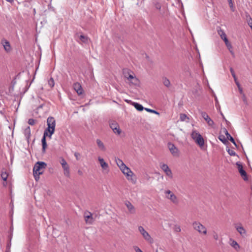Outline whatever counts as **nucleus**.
<instances>
[{
  "mask_svg": "<svg viewBox=\"0 0 252 252\" xmlns=\"http://www.w3.org/2000/svg\"><path fill=\"white\" fill-rule=\"evenodd\" d=\"M122 173L126 176V179L132 184H135L136 183V178L135 174L131 169L127 166L125 165L121 169Z\"/></svg>",
  "mask_w": 252,
  "mask_h": 252,
  "instance_id": "f257e3e1",
  "label": "nucleus"
},
{
  "mask_svg": "<svg viewBox=\"0 0 252 252\" xmlns=\"http://www.w3.org/2000/svg\"><path fill=\"white\" fill-rule=\"evenodd\" d=\"M55 130H52V128L47 127L44 131L43 136L41 139V142L42 145V151L43 152H45L46 148H47V145L46 141V137H49L50 139L52 137V135L54 133Z\"/></svg>",
  "mask_w": 252,
  "mask_h": 252,
  "instance_id": "f03ea898",
  "label": "nucleus"
},
{
  "mask_svg": "<svg viewBox=\"0 0 252 252\" xmlns=\"http://www.w3.org/2000/svg\"><path fill=\"white\" fill-rule=\"evenodd\" d=\"M138 230L143 238L149 244H152L154 243V239L150 234L142 226L138 227Z\"/></svg>",
  "mask_w": 252,
  "mask_h": 252,
  "instance_id": "7ed1b4c3",
  "label": "nucleus"
},
{
  "mask_svg": "<svg viewBox=\"0 0 252 252\" xmlns=\"http://www.w3.org/2000/svg\"><path fill=\"white\" fill-rule=\"evenodd\" d=\"M191 137L195 143L201 148L204 145V140L201 134L196 130H192L191 133Z\"/></svg>",
  "mask_w": 252,
  "mask_h": 252,
  "instance_id": "20e7f679",
  "label": "nucleus"
},
{
  "mask_svg": "<svg viewBox=\"0 0 252 252\" xmlns=\"http://www.w3.org/2000/svg\"><path fill=\"white\" fill-rule=\"evenodd\" d=\"M47 164L42 161H38L36 162L33 169V174H36V175L42 174L46 168Z\"/></svg>",
  "mask_w": 252,
  "mask_h": 252,
  "instance_id": "39448f33",
  "label": "nucleus"
},
{
  "mask_svg": "<svg viewBox=\"0 0 252 252\" xmlns=\"http://www.w3.org/2000/svg\"><path fill=\"white\" fill-rule=\"evenodd\" d=\"M218 32L220 37H221V38L224 41L225 45L226 46L227 49H228L230 53L232 55H234V53L232 50V46L231 43L228 41L224 32L221 29H220L218 31Z\"/></svg>",
  "mask_w": 252,
  "mask_h": 252,
  "instance_id": "423d86ee",
  "label": "nucleus"
},
{
  "mask_svg": "<svg viewBox=\"0 0 252 252\" xmlns=\"http://www.w3.org/2000/svg\"><path fill=\"white\" fill-rule=\"evenodd\" d=\"M192 226L194 230L199 234L206 235L207 233V228L198 221H194L192 223Z\"/></svg>",
  "mask_w": 252,
  "mask_h": 252,
  "instance_id": "0eeeda50",
  "label": "nucleus"
},
{
  "mask_svg": "<svg viewBox=\"0 0 252 252\" xmlns=\"http://www.w3.org/2000/svg\"><path fill=\"white\" fill-rule=\"evenodd\" d=\"M166 198L169 200L171 202L175 204L179 203V200L177 196L171 190H166L164 191Z\"/></svg>",
  "mask_w": 252,
  "mask_h": 252,
  "instance_id": "6e6552de",
  "label": "nucleus"
},
{
  "mask_svg": "<svg viewBox=\"0 0 252 252\" xmlns=\"http://www.w3.org/2000/svg\"><path fill=\"white\" fill-rule=\"evenodd\" d=\"M125 77L127 78L131 85L138 86L139 81L134 74H130L128 72L125 73Z\"/></svg>",
  "mask_w": 252,
  "mask_h": 252,
  "instance_id": "1a4fd4ad",
  "label": "nucleus"
},
{
  "mask_svg": "<svg viewBox=\"0 0 252 252\" xmlns=\"http://www.w3.org/2000/svg\"><path fill=\"white\" fill-rule=\"evenodd\" d=\"M60 163L63 169V174L66 177H70V169L69 166L67 163L66 161L63 158H62L60 160Z\"/></svg>",
  "mask_w": 252,
  "mask_h": 252,
  "instance_id": "9d476101",
  "label": "nucleus"
},
{
  "mask_svg": "<svg viewBox=\"0 0 252 252\" xmlns=\"http://www.w3.org/2000/svg\"><path fill=\"white\" fill-rule=\"evenodd\" d=\"M159 166L160 168L165 173L167 176H168L170 179L173 178V174L172 171L166 164L160 163Z\"/></svg>",
  "mask_w": 252,
  "mask_h": 252,
  "instance_id": "9b49d317",
  "label": "nucleus"
},
{
  "mask_svg": "<svg viewBox=\"0 0 252 252\" xmlns=\"http://www.w3.org/2000/svg\"><path fill=\"white\" fill-rule=\"evenodd\" d=\"M167 147L170 153L174 157H178L179 156V150L174 144L171 142H169L167 144Z\"/></svg>",
  "mask_w": 252,
  "mask_h": 252,
  "instance_id": "f8f14e48",
  "label": "nucleus"
},
{
  "mask_svg": "<svg viewBox=\"0 0 252 252\" xmlns=\"http://www.w3.org/2000/svg\"><path fill=\"white\" fill-rule=\"evenodd\" d=\"M109 126L114 133L120 135L121 133V130L120 128L119 124L115 121H110Z\"/></svg>",
  "mask_w": 252,
  "mask_h": 252,
  "instance_id": "ddd939ff",
  "label": "nucleus"
},
{
  "mask_svg": "<svg viewBox=\"0 0 252 252\" xmlns=\"http://www.w3.org/2000/svg\"><path fill=\"white\" fill-rule=\"evenodd\" d=\"M84 217L85 221L87 224H92L94 221V219L92 216V214L89 211L85 212L84 214Z\"/></svg>",
  "mask_w": 252,
  "mask_h": 252,
  "instance_id": "4468645a",
  "label": "nucleus"
},
{
  "mask_svg": "<svg viewBox=\"0 0 252 252\" xmlns=\"http://www.w3.org/2000/svg\"><path fill=\"white\" fill-rule=\"evenodd\" d=\"M202 117L207 122V124L209 126L211 127H214V121L210 118L208 115L205 112H201V113Z\"/></svg>",
  "mask_w": 252,
  "mask_h": 252,
  "instance_id": "2eb2a0df",
  "label": "nucleus"
},
{
  "mask_svg": "<svg viewBox=\"0 0 252 252\" xmlns=\"http://www.w3.org/2000/svg\"><path fill=\"white\" fill-rule=\"evenodd\" d=\"M236 165L237 166V168L239 170V172L240 174H241L242 177L244 179V180L247 181L248 177H247V173L243 169L242 165L240 163L237 162L236 163Z\"/></svg>",
  "mask_w": 252,
  "mask_h": 252,
  "instance_id": "dca6fc26",
  "label": "nucleus"
},
{
  "mask_svg": "<svg viewBox=\"0 0 252 252\" xmlns=\"http://www.w3.org/2000/svg\"><path fill=\"white\" fill-rule=\"evenodd\" d=\"M47 126L52 128V130H55L56 121L52 117H49L47 120Z\"/></svg>",
  "mask_w": 252,
  "mask_h": 252,
  "instance_id": "f3484780",
  "label": "nucleus"
},
{
  "mask_svg": "<svg viewBox=\"0 0 252 252\" xmlns=\"http://www.w3.org/2000/svg\"><path fill=\"white\" fill-rule=\"evenodd\" d=\"M125 204L128 210V212L130 214H135L136 213L135 208L129 201H126L125 202Z\"/></svg>",
  "mask_w": 252,
  "mask_h": 252,
  "instance_id": "a211bd4d",
  "label": "nucleus"
},
{
  "mask_svg": "<svg viewBox=\"0 0 252 252\" xmlns=\"http://www.w3.org/2000/svg\"><path fill=\"white\" fill-rule=\"evenodd\" d=\"M73 88L78 94L81 95L83 94V90L82 89V86L79 83H75L73 85Z\"/></svg>",
  "mask_w": 252,
  "mask_h": 252,
  "instance_id": "6ab92c4d",
  "label": "nucleus"
},
{
  "mask_svg": "<svg viewBox=\"0 0 252 252\" xmlns=\"http://www.w3.org/2000/svg\"><path fill=\"white\" fill-rule=\"evenodd\" d=\"M235 228L238 232L242 236H244L246 234V231L241 224H236Z\"/></svg>",
  "mask_w": 252,
  "mask_h": 252,
  "instance_id": "aec40b11",
  "label": "nucleus"
},
{
  "mask_svg": "<svg viewBox=\"0 0 252 252\" xmlns=\"http://www.w3.org/2000/svg\"><path fill=\"white\" fill-rule=\"evenodd\" d=\"M98 160L99 162V163L102 169L104 170L108 171V164L104 161V159L99 157H98Z\"/></svg>",
  "mask_w": 252,
  "mask_h": 252,
  "instance_id": "412c9836",
  "label": "nucleus"
},
{
  "mask_svg": "<svg viewBox=\"0 0 252 252\" xmlns=\"http://www.w3.org/2000/svg\"><path fill=\"white\" fill-rule=\"evenodd\" d=\"M96 144L99 148V149L102 151L104 152L106 150V148L105 146L104 145L103 142L99 139H97L96 140Z\"/></svg>",
  "mask_w": 252,
  "mask_h": 252,
  "instance_id": "4be33fe9",
  "label": "nucleus"
},
{
  "mask_svg": "<svg viewBox=\"0 0 252 252\" xmlns=\"http://www.w3.org/2000/svg\"><path fill=\"white\" fill-rule=\"evenodd\" d=\"M2 44L6 52H9L11 51V46L9 42L6 40H4L2 41Z\"/></svg>",
  "mask_w": 252,
  "mask_h": 252,
  "instance_id": "5701e85b",
  "label": "nucleus"
},
{
  "mask_svg": "<svg viewBox=\"0 0 252 252\" xmlns=\"http://www.w3.org/2000/svg\"><path fill=\"white\" fill-rule=\"evenodd\" d=\"M229 244L236 250H238L240 248V246L238 243L232 239H230Z\"/></svg>",
  "mask_w": 252,
  "mask_h": 252,
  "instance_id": "b1692460",
  "label": "nucleus"
},
{
  "mask_svg": "<svg viewBox=\"0 0 252 252\" xmlns=\"http://www.w3.org/2000/svg\"><path fill=\"white\" fill-rule=\"evenodd\" d=\"M13 231V228L11 227V228H10L11 234H10V236H9V242H8V243L7 245L6 252H9V251H10V248L11 245V239H12V237Z\"/></svg>",
  "mask_w": 252,
  "mask_h": 252,
  "instance_id": "393cba45",
  "label": "nucleus"
},
{
  "mask_svg": "<svg viewBox=\"0 0 252 252\" xmlns=\"http://www.w3.org/2000/svg\"><path fill=\"white\" fill-rule=\"evenodd\" d=\"M115 161L120 169L126 165L124 162L120 158H116Z\"/></svg>",
  "mask_w": 252,
  "mask_h": 252,
  "instance_id": "a878e982",
  "label": "nucleus"
},
{
  "mask_svg": "<svg viewBox=\"0 0 252 252\" xmlns=\"http://www.w3.org/2000/svg\"><path fill=\"white\" fill-rule=\"evenodd\" d=\"M24 134L27 139L29 140L31 136V129L30 126H28L24 130Z\"/></svg>",
  "mask_w": 252,
  "mask_h": 252,
  "instance_id": "bb28decb",
  "label": "nucleus"
},
{
  "mask_svg": "<svg viewBox=\"0 0 252 252\" xmlns=\"http://www.w3.org/2000/svg\"><path fill=\"white\" fill-rule=\"evenodd\" d=\"M180 120L182 122L186 121L189 122V118L185 114H181L180 115Z\"/></svg>",
  "mask_w": 252,
  "mask_h": 252,
  "instance_id": "cd10ccee",
  "label": "nucleus"
},
{
  "mask_svg": "<svg viewBox=\"0 0 252 252\" xmlns=\"http://www.w3.org/2000/svg\"><path fill=\"white\" fill-rule=\"evenodd\" d=\"M132 105L138 111H142L144 109L142 105H141L138 103L133 102Z\"/></svg>",
  "mask_w": 252,
  "mask_h": 252,
  "instance_id": "c85d7f7f",
  "label": "nucleus"
},
{
  "mask_svg": "<svg viewBox=\"0 0 252 252\" xmlns=\"http://www.w3.org/2000/svg\"><path fill=\"white\" fill-rule=\"evenodd\" d=\"M225 134L227 136V138L232 142L233 144L237 147V144L234 139V138L230 135V134L228 132L227 130H226Z\"/></svg>",
  "mask_w": 252,
  "mask_h": 252,
  "instance_id": "c756f323",
  "label": "nucleus"
},
{
  "mask_svg": "<svg viewBox=\"0 0 252 252\" xmlns=\"http://www.w3.org/2000/svg\"><path fill=\"white\" fill-rule=\"evenodd\" d=\"M246 20L248 23V24L250 27L251 30H252V18L250 16V15L248 14L246 15Z\"/></svg>",
  "mask_w": 252,
  "mask_h": 252,
  "instance_id": "7c9ffc66",
  "label": "nucleus"
},
{
  "mask_svg": "<svg viewBox=\"0 0 252 252\" xmlns=\"http://www.w3.org/2000/svg\"><path fill=\"white\" fill-rule=\"evenodd\" d=\"M162 82L165 86L167 87H169L170 86V82L169 80L167 79L166 77H163L162 78Z\"/></svg>",
  "mask_w": 252,
  "mask_h": 252,
  "instance_id": "2f4dec72",
  "label": "nucleus"
},
{
  "mask_svg": "<svg viewBox=\"0 0 252 252\" xmlns=\"http://www.w3.org/2000/svg\"><path fill=\"white\" fill-rule=\"evenodd\" d=\"M80 40L81 42L87 43L88 42L89 38L87 36L84 35H81L79 37Z\"/></svg>",
  "mask_w": 252,
  "mask_h": 252,
  "instance_id": "473e14b6",
  "label": "nucleus"
},
{
  "mask_svg": "<svg viewBox=\"0 0 252 252\" xmlns=\"http://www.w3.org/2000/svg\"><path fill=\"white\" fill-rule=\"evenodd\" d=\"M1 177L4 181H6L8 177V174L6 172H2L1 174Z\"/></svg>",
  "mask_w": 252,
  "mask_h": 252,
  "instance_id": "72a5a7b5",
  "label": "nucleus"
},
{
  "mask_svg": "<svg viewBox=\"0 0 252 252\" xmlns=\"http://www.w3.org/2000/svg\"><path fill=\"white\" fill-rule=\"evenodd\" d=\"M230 72L231 73V75H232V76H233V77L234 78V81H236V80H237V77L236 76L235 72H234L233 69L232 67H231L230 68Z\"/></svg>",
  "mask_w": 252,
  "mask_h": 252,
  "instance_id": "f704fd0d",
  "label": "nucleus"
},
{
  "mask_svg": "<svg viewBox=\"0 0 252 252\" xmlns=\"http://www.w3.org/2000/svg\"><path fill=\"white\" fill-rule=\"evenodd\" d=\"M48 85L51 87H53L55 85L54 80L53 78H51L48 81Z\"/></svg>",
  "mask_w": 252,
  "mask_h": 252,
  "instance_id": "c9c22d12",
  "label": "nucleus"
},
{
  "mask_svg": "<svg viewBox=\"0 0 252 252\" xmlns=\"http://www.w3.org/2000/svg\"><path fill=\"white\" fill-rule=\"evenodd\" d=\"M227 151L228 153V154L231 156H235L236 155L235 152L233 150L228 149L227 150Z\"/></svg>",
  "mask_w": 252,
  "mask_h": 252,
  "instance_id": "e433bc0d",
  "label": "nucleus"
},
{
  "mask_svg": "<svg viewBox=\"0 0 252 252\" xmlns=\"http://www.w3.org/2000/svg\"><path fill=\"white\" fill-rule=\"evenodd\" d=\"M145 110L146 111H147V112H151V113H155V114H159V113H158L157 111L154 110H152V109H149V108H145Z\"/></svg>",
  "mask_w": 252,
  "mask_h": 252,
  "instance_id": "4c0bfd02",
  "label": "nucleus"
},
{
  "mask_svg": "<svg viewBox=\"0 0 252 252\" xmlns=\"http://www.w3.org/2000/svg\"><path fill=\"white\" fill-rule=\"evenodd\" d=\"M35 121L33 119H30L28 121V124L31 126H33L35 124Z\"/></svg>",
  "mask_w": 252,
  "mask_h": 252,
  "instance_id": "58836bf2",
  "label": "nucleus"
},
{
  "mask_svg": "<svg viewBox=\"0 0 252 252\" xmlns=\"http://www.w3.org/2000/svg\"><path fill=\"white\" fill-rule=\"evenodd\" d=\"M174 229L176 232H180L181 230L180 226L178 225H175Z\"/></svg>",
  "mask_w": 252,
  "mask_h": 252,
  "instance_id": "ea45409f",
  "label": "nucleus"
},
{
  "mask_svg": "<svg viewBox=\"0 0 252 252\" xmlns=\"http://www.w3.org/2000/svg\"><path fill=\"white\" fill-rule=\"evenodd\" d=\"M133 248L134 250L135 251V252H143L142 250L138 246H133Z\"/></svg>",
  "mask_w": 252,
  "mask_h": 252,
  "instance_id": "a19ab883",
  "label": "nucleus"
},
{
  "mask_svg": "<svg viewBox=\"0 0 252 252\" xmlns=\"http://www.w3.org/2000/svg\"><path fill=\"white\" fill-rule=\"evenodd\" d=\"M74 156H75L76 160H78L80 159V154L79 153L75 152L74 153Z\"/></svg>",
  "mask_w": 252,
  "mask_h": 252,
  "instance_id": "79ce46f5",
  "label": "nucleus"
},
{
  "mask_svg": "<svg viewBox=\"0 0 252 252\" xmlns=\"http://www.w3.org/2000/svg\"><path fill=\"white\" fill-rule=\"evenodd\" d=\"M34 175V178H35V180L36 181H38L39 179V175H36V174H33Z\"/></svg>",
  "mask_w": 252,
  "mask_h": 252,
  "instance_id": "37998d69",
  "label": "nucleus"
},
{
  "mask_svg": "<svg viewBox=\"0 0 252 252\" xmlns=\"http://www.w3.org/2000/svg\"><path fill=\"white\" fill-rule=\"evenodd\" d=\"M230 7H233V4L232 0H227Z\"/></svg>",
  "mask_w": 252,
  "mask_h": 252,
  "instance_id": "c03bdc74",
  "label": "nucleus"
},
{
  "mask_svg": "<svg viewBox=\"0 0 252 252\" xmlns=\"http://www.w3.org/2000/svg\"><path fill=\"white\" fill-rule=\"evenodd\" d=\"M213 237L215 240L218 239V235L217 233H215L213 235Z\"/></svg>",
  "mask_w": 252,
  "mask_h": 252,
  "instance_id": "a18cd8bd",
  "label": "nucleus"
},
{
  "mask_svg": "<svg viewBox=\"0 0 252 252\" xmlns=\"http://www.w3.org/2000/svg\"><path fill=\"white\" fill-rule=\"evenodd\" d=\"M236 85L237 86L238 88H239V87H241L240 86V83H239V82L237 81V80H236V81H235Z\"/></svg>",
  "mask_w": 252,
  "mask_h": 252,
  "instance_id": "49530a36",
  "label": "nucleus"
},
{
  "mask_svg": "<svg viewBox=\"0 0 252 252\" xmlns=\"http://www.w3.org/2000/svg\"><path fill=\"white\" fill-rule=\"evenodd\" d=\"M238 89H239L240 93L241 94H243V91L242 88L241 87H239L238 88Z\"/></svg>",
  "mask_w": 252,
  "mask_h": 252,
  "instance_id": "de8ad7c7",
  "label": "nucleus"
},
{
  "mask_svg": "<svg viewBox=\"0 0 252 252\" xmlns=\"http://www.w3.org/2000/svg\"><path fill=\"white\" fill-rule=\"evenodd\" d=\"M8 2H12L14 1V0H6Z\"/></svg>",
  "mask_w": 252,
  "mask_h": 252,
  "instance_id": "09e8293b",
  "label": "nucleus"
},
{
  "mask_svg": "<svg viewBox=\"0 0 252 252\" xmlns=\"http://www.w3.org/2000/svg\"><path fill=\"white\" fill-rule=\"evenodd\" d=\"M157 8L158 9H160V6L158 5V6H157Z\"/></svg>",
  "mask_w": 252,
  "mask_h": 252,
  "instance_id": "8fccbe9b",
  "label": "nucleus"
},
{
  "mask_svg": "<svg viewBox=\"0 0 252 252\" xmlns=\"http://www.w3.org/2000/svg\"><path fill=\"white\" fill-rule=\"evenodd\" d=\"M215 100L216 102H218V99L216 96H215Z\"/></svg>",
  "mask_w": 252,
  "mask_h": 252,
  "instance_id": "3c124183",
  "label": "nucleus"
},
{
  "mask_svg": "<svg viewBox=\"0 0 252 252\" xmlns=\"http://www.w3.org/2000/svg\"><path fill=\"white\" fill-rule=\"evenodd\" d=\"M6 185V183H3V186H5Z\"/></svg>",
  "mask_w": 252,
  "mask_h": 252,
  "instance_id": "603ef678",
  "label": "nucleus"
},
{
  "mask_svg": "<svg viewBox=\"0 0 252 252\" xmlns=\"http://www.w3.org/2000/svg\"><path fill=\"white\" fill-rule=\"evenodd\" d=\"M221 115L222 116L223 118L224 119V116L223 115L222 113H221Z\"/></svg>",
  "mask_w": 252,
  "mask_h": 252,
  "instance_id": "864d4df0",
  "label": "nucleus"
},
{
  "mask_svg": "<svg viewBox=\"0 0 252 252\" xmlns=\"http://www.w3.org/2000/svg\"><path fill=\"white\" fill-rule=\"evenodd\" d=\"M42 105H41L39 107L41 108V107H42Z\"/></svg>",
  "mask_w": 252,
  "mask_h": 252,
  "instance_id": "5fc2aeb1",
  "label": "nucleus"
},
{
  "mask_svg": "<svg viewBox=\"0 0 252 252\" xmlns=\"http://www.w3.org/2000/svg\"><path fill=\"white\" fill-rule=\"evenodd\" d=\"M156 252H158V250H156Z\"/></svg>",
  "mask_w": 252,
  "mask_h": 252,
  "instance_id": "6e6d98bb",
  "label": "nucleus"
}]
</instances>
